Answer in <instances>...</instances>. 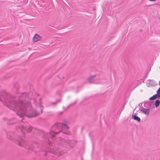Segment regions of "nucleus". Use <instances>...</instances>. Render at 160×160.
<instances>
[{
  "instance_id": "obj_1",
  "label": "nucleus",
  "mask_w": 160,
  "mask_h": 160,
  "mask_svg": "<svg viewBox=\"0 0 160 160\" xmlns=\"http://www.w3.org/2000/svg\"><path fill=\"white\" fill-rule=\"evenodd\" d=\"M33 93L24 92L14 96L4 91L0 92V101L8 108L16 111V113L20 118L26 116L29 118L36 116L42 112L43 107L39 105L36 110L31 106V100L34 102H36L35 98L32 99Z\"/></svg>"
},
{
  "instance_id": "obj_2",
  "label": "nucleus",
  "mask_w": 160,
  "mask_h": 160,
  "mask_svg": "<svg viewBox=\"0 0 160 160\" xmlns=\"http://www.w3.org/2000/svg\"><path fill=\"white\" fill-rule=\"evenodd\" d=\"M64 123L56 122L51 128V136L52 138L58 134L60 132L68 134L69 127L66 124L67 122L66 120L64 121Z\"/></svg>"
},
{
  "instance_id": "obj_3",
  "label": "nucleus",
  "mask_w": 160,
  "mask_h": 160,
  "mask_svg": "<svg viewBox=\"0 0 160 160\" xmlns=\"http://www.w3.org/2000/svg\"><path fill=\"white\" fill-rule=\"evenodd\" d=\"M7 137L8 139L15 142L16 144H18L20 146L24 147L29 149H32V147L29 146L28 143L25 140L23 137L20 136L17 137V138H13L12 136L9 133H8L7 134Z\"/></svg>"
},
{
  "instance_id": "obj_4",
  "label": "nucleus",
  "mask_w": 160,
  "mask_h": 160,
  "mask_svg": "<svg viewBox=\"0 0 160 160\" xmlns=\"http://www.w3.org/2000/svg\"><path fill=\"white\" fill-rule=\"evenodd\" d=\"M16 129L21 132L22 134L25 132H29L32 130V127L28 123H24L22 125H17L16 128Z\"/></svg>"
},
{
  "instance_id": "obj_5",
  "label": "nucleus",
  "mask_w": 160,
  "mask_h": 160,
  "mask_svg": "<svg viewBox=\"0 0 160 160\" xmlns=\"http://www.w3.org/2000/svg\"><path fill=\"white\" fill-rule=\"evenodd\" d=\"M148 82L146 83L147 86L148 87H151L152 86L154 87L158 84L154 80H148Z\"/></svg>"
},
{
  "instance_id": "obj_6",
  "label": "nucleus",
  "mask_w": 160,
  "mask_h": 160,
  "mask_svg": "<svg viewBox=\"0 0 160 160\" xmlns=\"http://www.w3.org/2000/svg\"><path fill=\"white\" fill-rule=\"evenodd\" d=\"M42 37L38 34H35L33 37V41L34 42H37L41 40Z\"/></svg>"
},
{
  "instance_id": "obj_7",
  "label": "nucleus",
  "mask_w": 160,
  "mask_h": 160,
  "mask_svg": "<svg viewBox=\"0 0 160 160\" xmlns=\"http://www.w3.org/2000/svg\"><path fill=\"white\" fill-rule=\"evenodd\" d=\"M18 122V121L15 118H12L9 120L7 122V124L10 125L16 124Z\"/></svg>"
},
{
  "instance_id": "obj_8",
  "label": "nucleus",
  "mask_w": 160,
  "mask_h": 160,
  "mask_svg": "<svg viewBox=\"0 0 160 160\" xmlns=\"http://www.w3.org/2000/svg\"><path fill=\"white\" fill-rule=\"evenodd\" d=\"M142 108L143 109H140V111L142 112L144 114H145V115H148L150 112V109L143 108V107H142Z\"/></svg>"
},
{
  "instance_id": "obj_9",
  "label": "nucleus",
  "mask_w": 160,
  "mask_h": 160,
  "mask_svg": "<svg viewBox=\"0 0 160 160\" xmlns=\"http://www.w3.org/2000/svg\"><path fill=\"white\" fill-rule=\"evenodd\" d=\"M19 88V85L18 83L16 82L14 84L13 88V91L16 93H18V91Z\"/></svg>"
},
{
  "instance_id": "obj_10",
  "label": "nucleus",
  "mask_w": 160,
  "mask_h": 160,
  "mask_svg": "<svg viewBox=\"0 0 160 160\" xmlns=\"http://www.w3.org/2000/svg\"><path fill=\"white\" fill-rule=\"evenodd\" d=\"M136 114V113L135 114H133L132 116V118L134 120L137 121L138 122H140L141 121L140 118L137 116Z\"/></svg>"
},
{
  "instance_id": "obj_11",
  "label": "nucleus",
  "mask_w": 160,
  "mask_h": 160,
  "mask_svg": "<svg viewBox=\"0 0 160 160\" xmlns=\"http://www.w3.org/2000/svg\"><path fill=\"white\" fill-rule=\"evenodd\" d=\"M96 77L95 75H94L92 76H91L90 77L88 78V81L90 83H91L92 82V80L93 78H95Z\"/></svg>"
},
{
  "instance_id": "obj_12",
  "label": "nucleus",
  "mask_w": 160,
  "mask_h": 160,
  "mask_svg": "<svg viewBox=\"0 0 160 160\" xmlns=\"http://www.w3.org/2000/svg\"><path fill=\"white\" fill-rule=\"evenodd\" d=\"M160 100H157L154 103V105L156 108L158 107L160 105Z\"/></svg>"
},
{
  "instance_id": "obj_13",
  "label": "nucleus",
  "mask_w": 160,
  "mask_h": 160,
  "mask_svg": "<svg viewBox=\"0 0 160 160\" xmlns=\"http://www.w3.org/2000/svg\"><path fill=\"white\" fill-rule=\"evenodd\" d=\"M61 100L60 99L58 100L56 102H52L51 103V105H53L54 106H56L57 103L58 102H61Z\"/></svg>"
},
{
  "instance_id": "obj_14",
  "label": "nucleus",
  "mask_w": 160,
  "mask_h": 160,
  "mask_svg": "<svg viewBox=\"0 0 160 160\" xmlns=\"http://www.w3.org/2000/svg\"><path fill=\"white\" fill-rule=\"evenodd\" d=\"M58 149H56L55 151L53 150H52V151L51 150V153L52 152V153H54V154H57V153L58 152Z\"/></svg>"
},
{
  "instance_id": "obj_15",
  "label": "nucleus",
  "mask_w": 160,
  "mask_h": 160,
  "mask_svg": "<svg viewBox=\"0 0 160 160\" xmlns=\"http://www.w3.org/2000/svg\"><path fill=\"white\" fill-rule=\"evenodd\" d=\"M154 96H155V98H160V94L159 93H157V94L154 95Z\"/></svg>"
},
{
  "instance_id": "obj_16",
  "label": "nucleus",
  "mask_w": 160,
  "mask_h": 160,
  "mask_svg": "<svg viewBox=\"0 0 160 160\" xmlns=\"http://www.w3.org/2000/svg\"><path fill=\"white\" fill-rule=\"evenodd\" d=\"M155 99H156L155 98V96H154V95H153L152 96V97H150L149 98V100L152 101V100H154Z\"/></svg>"
},
{
  "instance_id": "obj_17",
  "label": "nucleus",
  "mask_w": 160,
  "mask_h": 160,
  "mask_svg": "<svg viewBox=\"0 0 160 160\" xmlns=\"http://www.w3.org/2000/svg\"><path fill=\"white\" fill-rule=\"evenodd\" d=\"M149 104L150 106L152 105L153 106V107H154V102L153 101L149 102Z\"/></svg>"
},
{
  "instance_id": "obj_18",
  "label": "nucleus",
  "mask_w": 160,
  "mask_h": 160,
  "mask_svg": "<svg viewBox=\"0 0 160 160\" xmlns=\"http://www.w3.org/2000/svg\"><path fill=\"white\" fill-rule=\"evenodd\" d=\"M157 93L160 94V87L158 89L157 91Z\"/></svg>"
},
{
  "instance_id": "obj_19",
  "label": "nucleus",
  "mask_w": 160,
  "mask_h": 160,
  "mask_svg": "<svg viewBox=\"0 0 160 160\" xmlns=\"http://www.w3.org/2000/svg\"><path fill=\"white\" fill-rule=\"evenodd\" d=\"M142 103H140L139 104V106L140 107H141L142 106Z\"/></svg>"
},
{
  "instance_id": "obj_20",
  "label": "nucleus",
  "mask_w": 160,
  "mask_h": 160,
  "mask_svg": "<svg viewBox=\"0 0 160 160\" xmlns=\"http://www.w3.org/2000/svg\"><path fill=\"white\" fill-rule=\"evenodd\" d=\"M47 152H46L44 154L45 156H46L47 155Z\"/></svg>"
},
{
  "instance_id": "obj_21",
  "label": "nucleus",
  "mask_w": 160,
  "mask_h": 160,
  "mask_svg": "<svg viewBox=\"0 0 160 160\" xmlns=\"http://www.w3.org/2000/svg\"><path fill=\"white\" fill-rule=\"evenodd\" d=\"M149 1H155L156 0H149Z\"/></svg>"
},
{
  "instance_id": "obj_22",
  "label": "nucleus",
  "mask_w": 160,
  "mask_h": 160,
  "mask_svg": "<svg viewBox=\"0 0 160 160\" xmlns=\"http://www.w3.org/2000/svg\"><path fill=\"white\" fill-rule=\"evenodd\" d=\"M48 144L49 145H50V142L49 141Z\"/></svg>"
},
{
  "instance_id": "obj_23",
  "label": "nucleus",
  "mask_w": 160,
  "mask_h": 160,
  "mask_svg": "<svg viewBox=\"0 0 160 160\" xmlns=\"http://www.w3.org/2000/svg\"><path fill=\"white\" fill-rule=\"evenodd\" d=\"M21 2H22L23 1V0H20Z\"/></svg>"
}]
</instances>
